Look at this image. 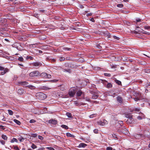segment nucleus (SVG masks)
Here are the masks:
<instances>
[{
  "mask_svg": "<svg viewBox=\"0 0 150 150\" xmlns=\"http://www.w3.org/2000/svg\"><path fill=\"white\" fill-rule=\"evenodd\" d=\"M59 89L61 91H64L65 90V88L64 86L62 85L60 86H59Z\"/></svg>",
  "mask_w": 150,
  "mask_h": 150,
  "instance_id": "obj_14",
  "label": "nucleus"
},
{
  "mask_svg": "<svg viewBox=\"0 0 150 150\" xmlns=\"http://www.w3.org/2000/svg\"><path fill=\"white\" fill-rule=\"evenodd\" d=\"M0 142L3 145H4L5 143V141L3 140H0Z\"/></svg>",
  "mask_w": 150,
  "mask_h": 150,
  "instance_id": "obj_39",
  "label": "nucleus"
},
{
  "mask_svg": "<svg viewBox=\"0 0 150 150\" xmlns=\"http://www.w3.org/2000/svg\"><path fill=\"white\" fill-rule=\"evenodd\" d=\"M98 96H99L98 95L94 93L92 96V98L94 99H96L98 98Z\"/></svg>",
  "mask_w": 150,
  "mask_h": 150,
  "instance_id": "obj_9",
  "label": "nucleus"
},
{
  "mask_svg": "<svg viewBox=\"0 0 150 150\" xmlns=\"http://www.w3.org/2000/svg\"><path fill=\"white\" fill-rule=\"evenodd\" d=\"M126 117L130 120L132 118V115L130 114H127L126 115Z\"/></svg>",
  "mask_w": 150,
  "mask_h": 150,
  "instance_id": "obj_16",
  "label": "nucleus"
},
{
  "mask_svg": "<svg viewBox=\"0 0 150 150\" xmlns=\"http://www.w3.org/2000/svg\"><path fill=\"white\" fill-rule=\"evenodd\" d=\"M81 25V24L80 22H76V26L80 27Z\"/></svg>",
  "mask_w": 150,
  "mask_h": 150,
  "instance_id": "obj_26",
  "label": "nucleus"
},
{
  "mask_svg": "<svg viewBox=\"0 0 150 150\" xmlns=\"http://www.w3.org/2000/svg\"><path fill=\"white\" fill-rule=\"evenodd\" d=\"M75 93V88L74 87L71 88L70 89L69 92V94L70 96H73L74 95Z\"/></svg>",
  "mask_w": 150,
  "mask_h": 150,
  "instance_id": "obj_4",
  "label": "nucleus"
},
{
  "mask_svg": "<svg viewBox=\"0 0 150 150\" xmlns=\"http://www.w3.org/2000/svg\"><path fill=\"white\" fill-rule=\"evenodd\" d=\"M2 138L4 140H6L7 139V137L5 135L2 134L1 136Z\"/></svg>",
  "mask_w": 150,
  "mask_h": 150,
  "instance_id": "obj_22",
  "label": "nucleus"
},
{
  "mask_svg": "<svg viewBox=\"0 0 150 150\" xmlns=\"http://www.w3.org/2000/svg\"><path fill=\"white\" fill-rule=\"evenodd\" d=\"M18 140L20 142H22L25 139L23 137H21L18 139Z\"/></svg>",
  "mask_w": 150,
  "mask_h": 150,
  "instance_id": "obj_28",
  "label": "nucleus"
},
{
  "mask_svg": "<svg viewBox=\"0 0 150 150\" xmlns=\"http://www.w3.org/2000/svg\"><path fill=\"white\" fill-rule=\"evenodd\" d=\"M26 87H28L29 88L31 89H34L35 88V86L31 85H28V86H26Z\"/></svg>",
  "mask_w": 150,
  "mask_h": 150,
  "instance_id": "obj_12",
  "label": "nucleus"
},
{
  "mask_svg": "<svg viewBox=\"0 0 150 150\" xmlns=\"http://www.w3.org/2000/svg\"><path fill=\"white\" fill-rule=\"evenodd\" d=\"M18 60L22 62L23 60V59L22 57H20L18 58Z\"/></svg>",
  "mask_w": 150,
  "mask_h": 150,
  "instance_id": "obj_37",
  "label": "nucleus"
},
{
  "mask_svg": "<svg viewBox=\"0 0 150 150\" xmlns=\"http://www.w3.org/2000/svg\"><path fill=\"white\" fill-rule=\"evenodd\" d=\"M42 65V64L39 63V62H36L35 63H34L33 64V65L35 67H38V66H41Z\"/></svg>",
  "mask_w": 150,
  "mask_h": 150,
  "instance_id": "obj_15",
  "label": "nucleus"
},
{
  "mask_svg": "<svg viewBox=\"0 0 150 150\" xmlns=\"http://www.w3.org/2000/svg\"><path fill=\"white\" fill-rule=\"evenodd\" d=\"M0 128L3 129H4V126L3 125H0Z\"/></svg>",
  "mask_w": 150,
  "mask_h": 150,
  "instance_id": "obj_59",
  "label": "nucleus"
},
{
  "mask_svg": "<svg viewBox=\"0 0 150 150\" xmlns=\"http://www.w3.org/2000/svg\"><path fill=\"white\" fill-rule=\"evenodd\" d=\"M78 87L77 86H76V98L77 100H81L84 96V93L81 90H79L76 88Z\"/></svg>",
  "mask_w": 150,
  "mask_h": 150,
  "instance_id": "obj_1",
  "label": "nucleus"
},
{
  "mask_svg": "<svg viewBox=\"0 0 150 150\" xmlns=\"http://www.w3.org/2000/svg\"><path fill=\"white\" fill-rule=\"evenodd\" d=\"M75 103H76V105L78 106V105H82L81 104L82 103H78V102L77 101H76Z\"/></svg>",
  "mask_w": 150,
  "mask_h": 150,
  "instance_id": "obj_30",
  "label": "nucleus"
},
{
  "mask_svg": "<svg viewBox=\"0 0 150 150\" xmlns=\"http://www.w3.org/2000/svg\"><path fill=\"white\" fill-rule=\"evenodd\" d=\"M112 148L111 147H108L106 148V150H112Z\"/></svg>",
  "mask_w": 150,
  "mask_h": 150,
  "instance_id": "obj_46",
  "label": "nucleus"
},
{
  "mask_svg": "<svg viewBox=\"0 0 150 150\" xmlns=\"http://www.w3.org/2000/svg\"><path fill=\"white\" fill-rule=\"evenodd\" d=\"M137 118L139 120H141L142 119V117L141 116H138L137 117Z\"/></svg>",
  "mask_w": 150,
  "mask_h": 150,
  "instance_id": "obj_64",
  "label": "nucleus"
},
{
  "mask_svg": "<svg viewBox=\"0 0 150 150\" xmlns=\"http://www.w3.org/2000/svg\"><path fill=\"white\" fill-rule=\"evenodd\" d=\"M39 11L41 13H45V11L44 10H40Z\"/></svg>",
  "mask_w": 150,
  "mask_h": 150,
  "instance_id": "obj_54",
  "label": "nucleus"
},
{
  "mask_svg": "<svg viewBox=\"0 0 150 150\" xmlns=\"http://www.w3.org/2000/svg\"><path fill=\"white\" fill-rule=\"evenodd\" d=\"M58 81V80L54 79L50 81V82L52 83L56 82Z\"/></svg>",
  "mask_w": 150,
  "mask_h": 150,
  "instance_id": "obj_40",
  "label": "nucleus"
},
{
  "mask_svg": "<svg viewBox=\"0 0 150 150\" xmlns=\"http://www.w3.org/2000/svg\"><path fill=\"white\" fill-rule=\"evenodd\" d=\"M41 89L42 90H49L51 89V88L46 86H43L42 87Z\"/></svg>",
  "mask_w": 150,
  "mask_h": 150,
  "instance_id": "obj_19",
  "label": "nucleus"
},
{
  "mask_svg": "<svg viewBox=\"0 0 150 150\" xmlns=\"http://www.w3.org/2000/svg\"><path fill=\"white\" fill-rule=\"evenodd\" d=\"M17 142L18 141L15 138H13V139L11 140V143L13 142Z\"/></svg>",
  "mask_w": 150,
  "mask_h": 150,
  "instance_id": "obj_23",
  "label": "nucleus"
},
{
  "mask_svg": "<svg viewBox=\"0 0 150 150\" xmlns=\"http://www.w3.org/2000/svg\"><path fill=\"white\" fill-rule=\"evenodd\" d=\"M98 124L100 125L103 126L105 125V123L102 121H99L98 122Z\"/></svg>",
  "mask_w": 150,
  "mask_h": 150,
  "instance_id": "obj_27",
  "label": "nucleus"
},
{
  "mask_svg": "<svg viewBox=\"0 0 150 150\" xmlns=\"http://www.w3.org/2000/svg\"><path fill=\"white\" fill-rule=\"evenodd\" d=\"M96 115V114H93L90 115V118H93V117L95 116Z\"/></svg>",
  "mask_w": 150,
  "mask_h": 150,
  "instance_id": "obj_51",
  "label": "nucleus"
},
{
  "mask_svg": "<svg viewBox=\"0 0 150 150\" xmlns=\"http://www.w3.org/2000/svg\"><path fill=\"white\" fill-rule=\"evenodd\" d=\"M145 29L149 30V26H144V27Z\"/></svg>",
  "mask_w": 150,
  "mask_h": 150,
  "instance_id": "obj_53",
  "label": "nucleus"
},
{
  "mask_svg": "<svg viewBox=\"0 0 150 150\" xmlns=\"http://www.w3.org/2000/svg\"><path fill=\"white\" fill-rule=\"evenodd\" d=\"M118 123L120 125V126H121L123 125V122L121 121H118Z\"/></svg>",
  "mask_w": 150,
  "mask_h": 150,
  "instance_id": "obj_47",
  "label": "nucleus"
},
{
  "mask_svg": "<svg viewBox=\"0 0 150 150\" xmlns=\"http://www.w3.org/2000/svg\"><path fill=\"white\" fill-rule=\"evenodd\" d=\"M76 31L78 32H82V29L80 28H77L76 27Z\"/></svg>",
  "mask_w": 150,
  "mask_h": 150,
  "instance_id": "obj_21",
  "label": "nucleus"
},
{
  "mask_svg": "<svg viewBox=\"0 0 150 150\" xmlns=\"http://www.w3.org/2000/svg\"><path fill=\"white\" fill-rule=\"evenodd\" d=\"M90 21H92V22H95V20H94V19L93 18H91V19L90 20Z\"/></svg>",
  "mask_w": 150,
  "mask_h": 150,
  "instance_id": "obj_63",
  "label": "nucleus"
},
{
  "mask_svg": "<svg viewBox=\"0 0 150 150\" xmlns=\"http://www.w3.org/2000/svg\"><path fill=\"white\" fill-rule=\"evenodd\" d=\"M49 123H51L54 125L56 124L57 123V121L56 120H49Z\"/></svg>",
  "mask_w": 150,
  "mask_h": 150,
  "instance_id": "obj_8",
  "label": "nucleus"
},
{
  "mask_svg": "<svg viewBox=\"0 0 150 150\" xmlns=\"http://www.w3.org/2000/svg\"><path fill=\"white\" fill-rule=\"evenodd\" d=\"M71 114L69 112L66 113V115H67L69 117H71Z\"/></svg>",
  "mask_w": 150,
  "mask_h": 150,
  "instance_id": "obj_36",
  "label": "nucleus"
},
{
  "mask_svg": "<svg viewBox=\"0 0 150 150\" xmlns=\"http://www.w3.org/2000/svg\"><path fill=\"white\" fill-rule=\"evenodd\" d=\"M134 99L135 101H137L138 100H139V99L138 98H134Z\"/></svg>",
  "mask_w": 150,
  "mask_h": 150,
  "instance_id": "obj_62",
  "label": "nucleus"
},
{
  "mask_svg": "<svg viewBox=\"0 0 150 150\" xmlns=\"http://www.w3.org/2000/svg\"><path fill=\"white\" fill-rule=\"evenodd\" d=\"M31 147L33 149H35L37 148V146L36 145H35L34 144H32Z\"/></svg>",
  "mask_w": 150,
  "mask_h": 150,
  "instance_id": "obj_33",
  "label": "nucleus"
},
{
  "mask_svg": "<svg viewBox=\"0 0 150 150\" xmlns=\"http://www.w3.org/2000/svg\"><path fill=\"white\" fill-rule=\"evenodd\" d=\"M117 101L120 104L123 103V100L122 98L120 96H118L116 98Z\"/></svg>",
  "mask_w": 150,
  "mask_h": 150,
  "instance_id": "obj_5",
  "label": "nucleus"
},
{
  "mask_svg": "<svg viewBox=\"0 0 150 150\" xmlns=\"http://www.w3.org/2000/svg\"><path fill=\"white\" fill-rule=\"evenodd\" d=\"M89 92H90V93L92 94L93 95L95 93V92L93 91V90H90L89 91Z\"/></svg>",
  "mask_w": 150,
  "mask_h": 150,
  "instance_id": "obj_49",
  "label": "nucleus"
},
{
  "mask_svg": "<svg viewBox=\"0 0 150 150\" xmlns=\"http://www.w3.org/2000/svg\"><path fill=\"white\" fill-rule=\"evenodd\" d=\"M38 138L41 140H42L43 139V138L42 136L39 135L38 136Z\"/></svg>",
  "mask_w": 150,
  "mask_h": 150,
  "instance_id": "obj_45",
  "label": "nucleus"
},
{
  "mask_svg": "<svg viewBox=\"0 0 150 150\" xmlns=\"http://www.w3.org/2000/svg\"><path fill=\"white\" fill-rule=\"evenodd\" d=\"M36 121L35 120L33 119L31 120L30 121V123H33L35 122Z\"/></svg>",
  "mask_w": 150,
  "mask_h": 150,
  "instance_id": "obj_44",
  "label": "nucleus"
},
{
  "mask_svg": "<svg viewBox=\"0 0 150 150\" xmlns=\"http://www.w3.org/2000/svg\"><path fill=\"white\" fill-rule=\"evenodd\" d=\"M84 61V60L83 58H79L77 60V61L80 62H82Z\"/></svg>",
  "mask_w": 150,
  "mask_h": 150,
  "instance_id": "obj_25",
  "label": "nucleus"
},
{
  "mask_svg": "<svg viewBox=\"0 0 150 150\" xmlns=\"http://www.w3.org/2000/svg\"><path fill=\"white\" fill-rule=\"evenodd\" d=\"M14 148L16 150H20L17 146H14Z\"/></svg>",
  "mask_w": 150,
  "mask_h": 150,
  "instance_id": "obj_52",
  "label": "nucleus"
},
{
  "mask_svg": "<svg viewBox=\"0 0 150 150\" xmlns=\"http://www.w3.org/2000/svg\"><path fill=\"white\" fill-rule=\"evenodd\" d=\"M61 127L63 128H64L66 129H68V127L66 125H61Z\"/></svg>",
  "mask_w": 150,
  "mask_h": 150,
  "instance_id": "obj_24",
  "label": "nucleus"
},
{
  "mask_svg": "<svg viewBox=\"0 0 150 150\" xmlns=\"http://www.w3.org/2000/svg\"><path fill=\"white\" fill-rule=\"evenodd\" d=\"M51 78V75L49 74H47L46 78Z\"/></svg>",
  "mask_w": 150,
  "mask_h": 150,
  "instance_id": "obj_48",
  "label": "nucleus"
},
{
  "mask_svg": "<svg viewBox=\"0 0 150 150\" xmlns=\"http://www.w3.org/2000/svg\"><path fill=\"white\" fill-rule=\"evenodd\" d=\"M112 136L113 137L115 138L116 139H117V136L116 134H114L112 135Z\"/></svg>",
  "mask_w": 150,
  "mask_h": 150,
  "instance_id": "obj_58",
  "label": "nucleus"
},
{
  "mask_svg": "<svg viewBox=\"0 0 150 150\" xmlns=\"http://www.w3.org/2000/svg\"><path fill=\"white\" fill-rule=\"evenodd\" d=\"M26 58L27 59H32L33 58V57L31 56H27Z\"/></svg>",
  "mask_w": 150,
  "mask_h": 150,
  "instance_id": "obj_55",
  "label": "nucleus"
},
{
  "mask_svg": "<svg viewBox=\"0 0 150 150\" xmlns=\"http://www.w3.org/2000/svg\"><path fill=\"white\" fill-rule=\"evenodd\" d=\"M104 75L105 76H107L108 77L111 76V74H108L107 73H105L104 74Z\"/></svg>",
  "mask_w": 150,
  "mask_h": 150,
  "instance_id": "obj_34",
  "label": "nucleus"
},
{
  "mask_svg": "<svg viewBox=\"0 0 150 150\" xmlns=\"http://www.w3.org/2000/svg\"><path fill=\"white\" fill-rule=\"evenodd\" d=\"M64 71H66L68 72H71V70L70 69H69L67 70L66 69H64Z\"/></svg>",
  "mask_w": 150,
  "mask_h": 150,
  "instance_id": "obj_61",
  "label": "nucleus"
},
{
  "mask_svg": "<svg viewBox=\"0 0 150 150\" xmlns=\"http://www.w3.org/2000/svg\"><path fill=\"white\" fill-rule=\"evenodd\" d=\"M117 6L119 8H122L123 6V5L122 4H119L117 5Z\"/></svg>",
  "mask_w": 150,
  "mask_h": 150,
  "instance_id": "obj_31",
  "label": "nucleus"
},
{
  "mask_svg": "<svg viewBox=\"0 0 150 150\" xmlns=\"http://www.w3.org/2000/svg\"><path fill=\"white\" fill-rule=\"evenodd\" d=\"M136 20L137 22H139L141 21V19L140 18H137Z\"/></svg>",
  "mask_w": 150,
  "mask_h": 150,
  "instance_id": "obj_57",
  "label": "nucleus"
},
{
  "mask_svg": "<svg viewBox=\"0 0 150 150\" xmlns=\"http://www.w3.org/2000/svg\"><path fill=\"white\" fill-rule=\"evenodd\" d=\"M47 74L46 73H42L40 75L43 77L46 78Z\"/></svg>",
  "mask_w": 150,
  "mask_h": 150,
  "instance_id": "obj_17",
  "label": "nucleus"
},
{
  "mask_svg": "<svg viewBox=\"0 0 150 150\" xmlns=\"http://www.w3.org/2000/svg\"><path fill=\"white\" fill-rule=\"evenodd\" d=\"M40 74V73L38 71H35L31 72L29 74V76L31 77L38 76Z\"/></svg>",
  "mask_w": 150,
  "mask_h": 150,
  "instance_id": "obj_3",
  "label": "nucleus"
},
{
  "mask_svg": "<svg viewBox=\"0 0 150 150\" xmlns=\"http://www.w3.org/2000/svg\"><path fill=\"white\" fill-rule=\"evenodd\" d=\"M18 93L19 94H21L24 93V90L22 89H19L18 90Z\"/></svg>",
  "mask_w": 150,
  "mask_h": 150,
  "instance_id": "obj_11",
  "label": "nucleus"
},
{
  "mask_svg": "<svg viewBox=\"0 0 150 150\" xmlns=\"http://www.w3.org/2000/svg\"><path fill=\"white\" fill-rule=\"evenodd\" d=\"M46 148L47 149L50 150H54V149L52 147H47Z\"/></svg>",
  "mask_w": 150,
  "mask_h": 150,
  "instance_id": "obj_38",
  "label": "nucleus"
},
{
  "mask_svg": "<svg viewBox=\"0 0 150 150\" xmlns=\"http://www.w3.org/2000/svg\"><path fill=\"white\" fill-rule=\"evenodd\" d=\"M66 135L68 137H73V135L69 132L66 133Z\"/></svg>",
  "mask_w": 150,
  "mask_h": 150,
  "instance_id": "obj_32",
  "label": "nucleus"
},
{
  "mask_svg": "<svg viewBox=\"0 0 150 150\" xmlns=\"http://www.w3.org/2000/svg\"><path fill=\"white\" fill-rule=\"evenodd\" d=\"M37 98L40 100H43L47 98L46 95L42 92L38 93L36 94Z\"/></svg>",
  "mask_w": 150,
  "mask_h": 150,
  "instance_id": "obj_2",
  "label": "nucleus"
},
{
  "mask_svg": "<svg viewBox=\"0 0 150 150\" xmlns=\"http://www.w3.org/2000/svg\"><path fill=\"white\" fill-rule=\"evenodd\" d=\"M5 69V68H4V67L0 66V70L1 71H3V70H4Z\"/></svg>",
  "mask_w": 150,
  "mask_h": 150,
  "instance_id": "obj_56",
  "label": "nucleus"
},
{
  "mask_svg": "<svg viewBox=\"0 0 150 150\" xmlns=\"http://www.w3.org/2000/svg\"><path fill=\"white\" fill-rule=\"evenodd\" d=\"M3 71H2L1 73V74L2 75H3L5 74L6 72L8 71V69L7 68L5 69L4 70H3Z\"/></svg>",
  "mask_w": 150,
  "mask_h": 150,
  "instance_id": "obj_10",
  "label": "nucleus"
},
{
  "mask_svg": "<svg viewBox=\"0 0 150 150\" xmlns=\"http://www.w3.org/2000/svg\"><path fill=\"white\" fill-rule=\"evenodd\" d=\"M18 84L19 85H21L22 86H28V83L26 81H21L18 82Z\"/></svg>",
  "mask_w": 150,
  "mask_h": 150,
  "instance_id": "obj_6",
  "label": "nucleus"
},
{
  "mask_svg": "<svg viewBox=\"0 0 150 150\" xmlns=\"http://www.w3.org/2000/svg\"><path fill=\"white\" fill-rule=\"evenodd\" d=\"M8 113L10 115H13V112L12 110H8Z\"/></svg>",
  "mask_w": 150,
  "mask_h": 150,
  "instance_id": "obj_29",
  "label": "nucleus"
},
{
  "mask_svg": "<svg viewBox=\"0 0 150 150\" xmlns=\"http://www.w3.org/2000/svg\"><path fill=\"white\" fill-rule=\"evenodd\" d=\"M32 137H37V134H32Z\"/></svg>",
  "mask_w": 150,
  "mask_h": 150,
  "instance_id": "obj_41",
  "label": "nucleus"
},
{
  "mask_svg": "<svg viewBox=\"0 0 150 150\" xmlns=\"http://www.w3.org/2000/svg\"><path fill=\"white\" fill-rule=\"evenodd\" d=\"M64 50H70V48H64Z\"/></svg>",
  "mask_w": 150,
  "mask_h": 150,
  "instance_id": "obj_60",
  "label": "nucleus"
},
{
  "mask_svg": "<svg viewBox=\"0 0 150 150\" xmlns=\"http://www.w3.org/2000/svg\"><path fill=\"white\" fill-rule=\"evenodd\" d=\"M92 13H88L86 14V16H92Z\"/></svg>",
  "mask_w": 150,
  "mask_h": 150,
  "instance_id": "obj_50",
  "label": "nucleus"
},
{
  "mask_svg": "<svg viewBox=\"0 0 150 150\" xmlns=\"http://www.w3.org/2000/svg\"><path fill=\"white\" fill-rule=\"evenodd\" d=\"M115 82L116 83H117V84H118L119 85H121V82L120 81L118 80H117V79H115Z\"/></svg>",
  "mask_w": 150,
  "mask_h": 150,
  "instance_id": "obj_20",
  "label": "nucleus"
},
{
  "mask_svg": "<svg viewBox=\"0 0 150 150\" xmlns=\"http://www.w3.org/2000/svg\"><path fill=\"white\" fill-rule=\"evenodd\" d=\"M113 38H114V39H117V40H119L120 39V38L116 36H113Z\"/></svg>",
  "mask_w": 150,
  "mask_h": 150,
  "instance_id": "obj_42",
  "label": "nucleus"
},
{
  "mask_svg": "<svg viewBox=\"0 0 150 150\" xmlns=\"http://www.w3.org/2000/svg\"><path fill=\"white\" fill-rule=\"evenodd\" d=\"M13 121L17 125H20L21 123L20 121L16 120V119H14L13 120Z\"/></svg>",
  "mask_w": 150,
  "mask_h": 150,
  "instance_id": "obj_18",
  "label": "nucleus"
},
{
  "mask_svg": "<svg viewBox=\"0 0 150 150\" xmlns=\"http://www.w3.org/2000/svg\"><path fill=\"white\" fill-rule=\"evenodd\" d=\"M105 86L107 88H112V85L111 83H108L106 86Z\"/></svg>",
  "mask_w": 150,
  "mask_h": 150,
  "instance_id": "obj_13",
  "label": "nucleus"
},
{
  "mask_svg": "<svg viewBox=\"0 0 150 150\" xmlns=\"http://www.w3.org/2000/svg\"><path fill=\"white\" fill-rule=\"evenodd\" d=\"M93 132L94 133L97 134L98 133V130L97 129H95L93 130Z\"/></svg>",
  "mask_w": 150,
  "mask_h": 150,
  "instance_id": "obj_43",
  "label": "nucleus"
},
{
  "mask_svg": "<svg viewBox=\"0 0 150 150\" xmlns=\"http://www.w3.org/2000/svg\"><path fill=\"white\" fill-rule=\"evenodd\" d=\"M87 146V145L85 143H81L79 144V146H77V147H85L86 146Z\"/></svg>",
  "mask_w": 150,
  "mask_h": 150,
  "instance_id": "obj_7",
  "label": "nucleus"
},
{
  "mask_svg": "<svg viewBox=\"0 0 150 150\" xmlns=\"http://www.w3.org/2000/svg\"><path fill=\"white\" fill-rule=\"evenodd\" d=\"M65 58L64 57H62L59 58V60L60 61H62L64 60Z\"/></svg>",
  "mask_w": 150,
  "mask_h": 150,
  "instance_id": "obj_35",
  "label": "nucleus"
}]
</instances>
